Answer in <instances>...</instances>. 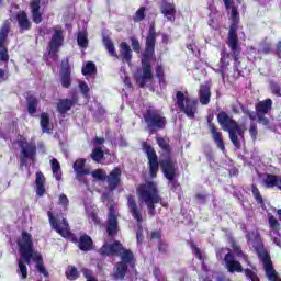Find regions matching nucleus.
Listing matches in <instances>:
<instances>
[{"label": "nucleus", "instance_id": "1", "mask_svg": "<svg viewBox=\"0 0 281 281\" xmlns=\"http://www.w3.org/2000/svg\"><path fill=\"white\" fill-rule=\"evenodd\" d=\"M143 150L147 157V166L150 179H157L160 166L165 179H167V181L171 184V190L181 188V184H179L177 181V170H179L177 160L173 158L159 160V156H157L155 147L147 142L143 143Z\"/></svg>", "mask_w": 281, "mask_h": 281}, {"label": "nucleus", "instance_id": "2", "mask_svg": "<svg viewBox=\"0 0 281 281\" xmlns=\"http://www.w3.org/2000/svg\"><path fill=\"white\" fill-rule=\"evenodd\" d=\"M157 45V30L155 24L149 26L147 36L145 38V49L143 52V57L140 59L142 64V76L136 79V83L139 89L146 87V82L153 80V64L151 60H155V46Z\"/></svg>", "mask_w": 281, "mask_h": 281}, {"label": "nucleus", "instance_id": "3", "mask_svg": "<svg viewBox=\"0 0 281 281\" xmlns=\"http://www.w3.org/2000/svg\"><path fill=\"white\" fill-rule=\"evenodd\" d=\"M225 10H231L232 23L229 25L228 36L226 44L232 52V58L234 60V71H239L240 65V52L243 48L238 43V23H240V13H238V7L234 5V0H223Z\"/></svg>", "mask_w": 281, "mask_h": 281}, {"label": "nucleus", "instance_id": "4", "mask_svg": "<svg viewBox=\"0 0 281 281\" xmlns=\"http://www.w3.org/2000/svg\"><path fill=\"white\" fill-rule=\"evenodd\" d=\"M136 194L139 203H144L146 205L149 216H155V214H157V209L155 206L157 203H160L162 207H168V203L164 204V198L159 195V187L155 181H146L138 184L136 188Z\"/></svg>", "mask_w": 281, "mask_h": 281}, {"label": "nucleus", "instance_id": "5", "mask_svg": "<svg viewBox=\"0 0 281 281\" xmlns=\"http://www.w3.org/2000/svg\"><path fill=\"white\" fill-rule=\"evenodd\" d=\"M217 122L224 131H227L228 137L232 144L235 146V148L240 149L241 145H240V140L238 139V135L239 137H243V135H245V130H243V127H240L238 122H236V120H234L225 111H221L217 114Z\"/></svg>", "mask_w": 281, "mask_h": 281}, {"label": "nucleus", "instance_id": "6", "mask_svg": "<svg viewBox=\"0 0 281 281\" xmlns=\"http://www.w3.org/2000/svg\"><path fill=\"white\" fill-rule=\"evenodd\" d=\"M143 120L146 124V131L149 135H155L159 131H164L168 126V119L164 116L161 111L155 108H148L143 114Z\"/></svg>", "mask_w": 281, "mask_h": 281}, {"label": "nucleus", "instance_id": "7", "mask_svg": "<svg viewBox=\"0 0 281 281\" xmlns=\"http://www.w3.org/2000/svg\"><path fill=\"white\" fill-rule=\"evenodd\" d=\"M179 111L184 113L189 120H194L199 111V101L190 97H186L183 91H177L176 98L173 99Z\"/></svg>", "mask_w": 281, "mask_h": 281}, {"label": "nucleus", "instance_id": "8", "mask_svg": "<svg viewBox=\"0 0 281 281\" xmlns=\"http://www.w3.org/2000/svg\"><path fill=\"white\" fill-rule=\"evenodd\" d=\"M127 200V209L131 214V216L136 221L137 223V229H136V239L137 243H143L144 240V226H142V223H144V217H142V206L137 205V200L135 199V195L128 194L126 196Z\"/></svg>", "mask_w": 281, "mask_h": 281}, {"label": "nucleus", "instance_id": "9", "mask_svg": "<svg viewBox=\"0 0 281 281\" xmlns=\"http://www.w3.org/2000/svg\"><path fill=\"white\" fill-rule=\"evenodd\" d=\"M47 216L49 218V224L52 229L57 232L59 236H61L63 238H67V240H70V243H74L75 245H78V243H80V239H78L76 234L69 231V223L67 222L66 218H63L61 223H58V220L54 217V214L52 213V211L47 212Z\"/></svg>", "mask_w": 281, "mask_h": 281}, {"label": "nucleus", "instance_id": "10", "mask_svg": "<svg viewBox=\"0 0 281 281\" xmlns=\"http://www.w3.org/2000/svg\"><path fill=\"white\" fill-rule=\"evenodd\" d=\"M53 32L54 34L48 43L47 52L53 60H58V52H60V47L65 45V32L61 26L54 27Z\"/></svg>", "mask_w": 281, "mask_h": 281}, {"label": "nucleus", "instance_id": "11", "mask_svg": "<svg viewBox=\"0 0 281 281\" xmlns=\"http://www.w3.org/2000/svg\"><path fill=\"white\" fill-rule=\"evenodd\" d=\"M247 240L252 241V247L260 259V261H265L271 258V255L265 249V244L262 243V237H260V233L251 231L246 235Z\"/></svg>", "mask_w": 281, "mask_h": 281}, {"label": "nucleus", "instance_id": "12", "mask_svg": "<svg viewBox=\"0 0 281 281\" xmlns=\"http://www.w3.org/2000/svg\"><path fill=\"white\" fill-rule=\"evenodd\" d=\"M273 109V100L266 99L263 101H259L255 104V111L257 112V120L259 124H262V126H269L271 124V121L269 117L265 116L267 113H269Z\"/></svg>", "mask_w": 281, "mask_h": 281}, {"label": "nucleus", "instance_id": "13", "mask_svg": "<svg viewBox=\"0 0 281 281\" xmlns=\"http://www.w3.org/2000/svg\"><path fill=\"white\" fill-rule=\"evenodd\" d=\"M19 146L21 148V158H20V165L25 166L27 164V159L30 161H34L36 159V144L35 143H29L27 139L22 138L19 140Z\"/></svg>", "mask_w": 281, "mask_h": 281}, {"label": "nucleus", "instance_id": "14", "mask_svg": "<svg viewBox=\"0 0 281 281\" xmlns=\"http://www.w3.org/2000/svg\"><path fill=\"white\" fill-rule=\"evenodd\" d=\"M10 34V21H4L0 27V60L2 63H8L10 60V55L8 54V47L5 46V41H8V35Z\"/></svg>", "mask_w": 281, "mask_h": 281}, {"label": "nucleus", "instance_id": "15", "mask_svg": "<svg viewBox=\"0 0 281 281\" xmlns=\"http://www.w3.org/2000/svg\"><path fill=\"white\" fill-rule=\"evenodd\" d=\"M60 82L64 89H69L71 87V64H69V58L61 60V68L59 70Z\"/></svg>", "mask_w": 281, "mask_h": 281}, {"label": "nucleus", "instance_id": "16", "mask_svg": "<svg viewBox=\"0 0 281 281\" xmlns=\"http://www.w3.org/2000/svg\"><path fill=\"white\" fill-rule=\"evenodd\" d=\"M214 120L213 115L207 116V126L209 131L212 135L213 140L215 142L217 148L222 150V153H225V140H223V133L218 132V128H216V125L212 122Z\"/></svg>", "mask_w": 281, "mask_h": 281}, {"label": "nucleus", "instance_id": "17", "mask_svg": "<svg viewBox=\"0 0 281 281\" xmlns=\"http://www.w3.org/2000/svg\"><path fill=\"white\" fill-rule=\"evenodd\" d=\"M105 181L110 192L117 190L120 183H122V169L120 167H114L109 175H106Z\"/></svg>", "mask_w": 281, "mask_h": 281}, {"label": "nucleus", "instance_id": "18", "mask_svg": "<svg viewBox=\"0 0 281 281\" xmlns=\"http://www.w3.org/2000/svg\"><path fill=\"white\" fill-rule=\"evenodd\" d=\"M124 245L120 243V240H115L112 244H104L100 250V256L104 257H113V256H120Z\"/></svg>", "mask_w": 281, "mask_h": 281}, {"label": "nucleus", "instance_id": "19", "mask_svg": "<svg viewBox=\"0 0 281 281\" xmlns=\"http://www.w3.org/2000/svg\"><path fill=\"white\" fill-rule=\"evenodd\" d=\"M224 262L229 273H243L245 271L240 261L236 260V257L232 252H227L224 256Z\"/></svg>", "mask_w": 281, "mask_h": 281}, {"label": "nucleus", "instance_id": "20", "mask_svg": "<svg viewBox=\"0 0 281 281\" xmlns=\"http://www.w3.org/2000/svg\"><path fill=\"white\" fill-rule=\"evenodd\" d=\"M119 229V221H117V214H115V207L110 206L109 214H108V236L113 238V236H116Z\"/></svg>", "mask_w": 281, "mask_h": 281}, {"label": "nucleus", "instance_id": "21", "mask_svg": "<svg viewBox=\"0 0 281 281\" xmlns=\"http://www.w3.org/2000/svg\"><path fill=\"white\" fill-rule=\"evenodd\" d=\"M18 247L20 252L22 251H34V240L32 234L26 231H22L21 237L18 239Z\"/></svg>", "mask_w": 281, "mask_h": 281}, {"label": "nucleus", "instance_id": "22", "mask_svg": "<svg viewBox=\"0 0 281 281\" xmlns=\"http://www.w3.org/2000/svg\"><path fill=\"white\" fill-rule=\"evenodd\" d=\"M160 12L166 16L167 21L175 22L177 15V5L175 2H168V0L160 1Z\"/></svg>", "mask_w": 281, "mask_h": 281}, {"label": "nucleus", "instance_id": "23", "mask_svg": "<svg viewBox=\"0 0 281 281\" xmlns=\"http://www.w3.org/2000/svg\"><path fill=\"white\" fill-rule=\"evenodd\" d=\"M86 165H87V159H85V158H78L74 162L72 168L76 173L77 181L82 182V177L85 175H91V171L85 167Z\"/></svg>", "mask_w": 281, "mask_h": 281}, {"label": "nucleus", "instance_id": "24", "mask_svg": "<svg viewBox=\"0 0 281 281\" xmlns=\"http://www.w3.org/2000/svg\"><path fill=\"white\" fill-rule=\"evenodd\" d=\"M15 21H18V27L21 34H23V32H30V30H32V22L27 16V12L25 11L18 12L15 15Z\"/></svg>", "mask_w": 281, "mask_h": 281}, {"label": "nucleus", "instance_id": "25", "mask_svg": "<svg viewBox=\"0 0 281 281\" xmlns=\"http://www.w3.org/2000/svg\"><path fill=\"white\" fill-rule=\"evenodd\" d=\"M199 100L200 103L204 106H207V104H210V100H212V83L205 82L200 85Z\"/></svg>", "mask_w": 281, "mask_h": 281}, {"label": "nucleus", "instance_id": "26", "mask_svg": "<svg viewBox=\"0 0 281 281\" xmlns=\"http://www.w3.org/2000/svg\"><path fill=\"white\" fill-rule=\"evenodd\" d=\"M30 10L33 23L40 25L43 23V12L41 11V0H31Z\"/></svg>", "mask_w": 281, "mask_h": 281}, {"label": "nucleus", "instance_id": "27", "mask_svg": "<svg viewBox=\"0 0 281 281\" xmlns=\"http://www.w3.org/2000/svg\"><path fill=\"white\" fill-rule=\"evenodd\" d=\"M45 183H47V178L42 171H36L35 173V190L36 196L43 198L47 193V189L45 188Z\"/></svg>", "mask_w": 281, "mask_h": 281}, {"label": "nucleus", "instance_id": "28", "mask_svg": "<svg viewBox=\"0 0 281 281\" xmlns=\"http://www.w3.org/2000/svg\"><path fill=\"white\" fill-rule=\"evenodd\" d=\"M78 103V95H72L71 99H59L57 103V111L60 115H65L71 108Z\"/></svg>", "mask_w": 281, "mask_h": 281}, {"label": "nucleus", "instance_id": "29", "mask_svg": "<svg viewBox=\"0 0 281 281\" xmlns=\"http://www.w3.org/2000/svg\"><path fill=\"white\" fill-rule=\"evenodd\" d=\"M116 58H119V60H122V63L131 65V60H133V49H131L128 43L121 42L119 55Z\"/></svg>", "mask_w": 281, "mask_h": 281}, {"label": "nucleus", "instance_id": "30", "mask_svg": "<svg viewBox=\"0 0 281 281\" xmlns=\"http://www.w3.org/2000/svg\"><path fill=\"white\" fill-rule=\"evenodd\" d=\"M232 58L229 57V53H227V48H223L221 50V58H220V67L217 69V74L225 78V74L227 69H229V63Z\"/></svg>", "mask_w": 281, "mask_h": 281}, {"label": "nucleus", "instance_id": "31", "mask_svg": "<svg viewBox=\"0 0 281 281\" xmlns=\"http://www.w3.org/2000/svg\"><path fill=\"white\" fill-rule=\"evenodd\" d=\"M128 273V266L124 262H116L113 267L112 279L113 280H125Z\"/></svg>", "mask_w": 281, "mask_h": 281}, {"label": "nucleus", "instance_id": "32", "mask_svg": "<svg viewBox=\"0 0 281 281\" xmlns=\"http://www.w3.org/2000/svg\"><path fill=\"white\" fill-rule=\"evenodd\" d=\"M266 276L269 281H278L280 277L278 276V272L273 268V261H271V257L262 261Z\"/></svg>", "mask_w": 281, "mask_h": 281}, {"label": "nucleus", "instance_id": "33", "mask_svg": "<svg viewBox=\"0 0 281 281\" xmlns=\"http://www.w3.org/2000/svg\"><path fill=\"white\" fill-rule=\"evenodd\" d=\"M119 256L121 258L120 262L127 265V267H135L136 259L135 255L131 249H126L123 246V249L121 250V252H119Z\"/></svg>", "mask_w": 281, "mask_h": 281}, {"label": "nucleus", "instance_id": "34", "mask_svg": "<svg viewBox=\"0 0 281 281\" xmlns=\"http://www.w3.org/2000/svg\"><path fill=\"white\" fill-rule=\"evenodd\" d=\"M77 247L80 249V251H91L93 249V239L91 236L83 234L80 236Z\"/></svg>", "mask_w": 281, "mask_h": 281}, {"label": "nucleus", "instance_id": "35", "mask_svg": "<svg viewBox=\"0 0 281 281\" xmlns=\"http://www.w3.org/2000/svg\"><path fill=\"white\" fill-rule=\"evenodd\" d=\"M280 181V176L273 175V173H267L266 178L263 179V186L265 188H268V190H271L273 188L278 189Z\"/></svg>", "mask_w": 281, "mask_h": 281}, {"label": "nucleus", "instance_id": "36", "mask_svg": "<svg viewBox=\"0 0 281 281\" xmlns=\"http://www.w3.org/2000/svg\"><path fill=\"white\" fill-rule=\"evenodd\" d=\"M156 142H157L159 148H161L162 153H165V155L167 157L165 159H172V157H171L172 148L170 147V143H168V140H166V138H164V137L156 138Z\"/></svg>", "mask_w": 281, "mask_h": 281}, {"label": "nucleus", "instance_id": "37", "mask_svg": "<svg viewBox=\"0 0 281 281\" xmlns=\"http://www.w3.org/2000/svg\"><path fill=\"white\" fill-rule=\"evenodd\" d=\"M26 109L30 115H34L38 109V99L32 94L26 97Z\"/></svg>", "mask_w": 281, "mask_h": 281}, {"label": "nucleus", "instance_id": "38", "mask_svg": "<svg viewBox=\"0 0 281 281\" xmlns=\"http://www.w3.org/2000/svg\"><path fill=\"white\" fill-rule=\"evenodd\" d=\"M50 168L56 181H61L63 170L60 169V162L58 161V159L56 158L50 159Z\"/></svg>", "mask_w": 281, "mask_h": 281}, {"label": "nucleus", "instance_id": "39", "mask_svg": "<svg viewBox=\"0 0 281 281\" xmlns=\"http://www.w3.org/2000/svg\"><path fill=\"white\" fill-rule=\"evenodd\" d=\"M33 261L36 263V269L40 273L44 274V278H49V272L47 269H45V266L43 263V255L41 254H35L33 257Z\"/></svg>", "mask_w": 281, "mask_h": 281}, {"label": "nucleus", "instance_id": "40", "mask_svg": "<svg viewBox=\"0 0 281 281\" xmlns=\"http://www.w3.org/2000/svg\"><path fill=\"white\" fill-rule=\"evenodd\" d=\"M40 125L43 133H52V127L49 124V114L47 112H43L40 116Z\"/></svg>", "mask_w": 281, "mask_h": 281}, {"label": "nucleus", "instance_id": "41", "mask_svg": "<svg viewBox=\"0 0 281 281\" xmlns=\"http://www.w3.org/2000/svg\"><path fill=\"white\" fill-rule=\"evenodd\" d=\"M156 71V78L158 79L159 85H162V87L168 86V81L166 80V70L164 69L162 65H157L155 68Z\"/></svg>", "mask_w": 281, "mask_h": 281}, {"label": "nucleus", "instance_id": "42", "mask_svg": "<svg viewBox=\"0 0 281 281\" xmlns=\"http://www.w3.org/2000/svg\"><path fill=\"white\" fill-rule=\"evenodd\" d=\"M251 193L255 199V201L260 205L261 207H265V199L262 198V194L260 193V189H258V186L256 183L251 184Z\"/></svg>", "mask_w": 281, "mask_h": 281}, {"label": "nucleus", "instance_id": "43", "mask_svg": "<svg viewBox=\"0 0 281 281\" xmlns=\"http://www.w3.org/2000/svg\"><path fill=\"white\" fill-rule=\"evenodd\" d=\"M81 74L83 76H93V74H98V68L93 61H88L81 69Z\"/></svg>", "mask_w": 281, "mask_h": 281}, {"label": "nucleus", "instance_id": "44", "mask_svg": "<svg viewBox=\"0 0 281 281\" xmlns=\"http://www.w3.org/2000/svg\"><path fill=\"white\" fill-rule=\"evenodd\" d=\"M90 157L92 161L100 164V161L104 159V150H102V147H94L90 154Z\"/></svg>", "mask_w": 281, "mask_h": 281}, {"label": "nucleus", "instance_id": "45", "mask_svg": "<svg viewBox=\"0 0 281 281\" xmlns=\"http://www.w3.org/2000/svg\"><path fill=\"white\" fill-rule=\"evenodd\" d=\"M65 276L67 280L74 281L80 278V272H78V268H76L75 266H68Z\"/></svg>", "mask_w": 281, "mask_h": 281}, {"label": "nucleus", "instance_id": "46", "mask_svg": "<svg viewBox=\"0 0 281 281\" xmlns=\"http://www.w3.org/2000/svg\"><path fill=\"white\" fill-rule=\"evenodd\" d=\"M16 273L20 276L21 280H27V266L22 259H18Z\"/></svg>", "mask_w": 281, "mask_h": 281}, {"label": "nucleus", "instance_id": "47", "mask_svg": "<svg viewBox=\"0 0 281 281\" xmlns=\"http://www.w3.org/2000/svg\"><path fill=\"white\" fill-rule=\"evenodd\" d=\"M77 43L79 47L87 49L89 47V38H87V33L79 31L77 35Z\"/></svg>", "mask_w": 281, "mask_h": 281}, {"label": "nucleus", "instance_id": "48", "mask_svg": "<svg viewBox=\"0 0 281 281\" xmlns=\"http://www.w3.org/2000/svg\"><path fill=\"white\" fill-rule=\"evenodd\" d=\"M104 46L108 53L113 57L117 58V50L115 49V44L110 38L104 40Z\"/></svg>", "mask_w": 281, "mask_h": 281}, {"label": "nucleus", "instance_id": "49", "mask_svg": "<svg viewBox=\"0 0 281 281\" xmlns=\"http://www.w3.org/2000/svg\"><path fill=\"white\" fill-rule=\"evenodd\" d=\"M134 23H142L146 19V7H140L133 15Z\"/></svg>", "mask_w": 281, "mask_h": 281}, {"label": "nucleus", "instance_id": "50", "mask_svg": "<svg viewBox=\"0 0 281 281\" xmlns=\"http://www.w3.org/2000/svg\"><path fill=\"white\" fill-rule=\"evenodd\" d=\"M232 249H233V254L237 258H241V260H245V262H247V260H248L247 255L244 254L243 248H240V246H238L236 243H233L232 244Z\"/></svg>", "mask_w": 281, "mask_h": 281}, {"label": "nucleus", "instance_id": "51", "mask_svg": "<svg viewBox=\"0 0 281 281\" xmlns=\"http://www.w3.org/2000/svg\"><path fill=\"white\" fill-rule=\"evenodd\" d=\"M91 177L93 179H97L98 181H106V171L104 169H95L92 172H90Z\"/></svg>", "mask_w": 281, "mask_h": 281}, {"label": "nucleus", "instance_id": "52", "mask_svg": "<svg viewBox=\"0 0 281 281\" xmlns=\"http://www.w3.org/2000/svg\"><path fill=\"white\" fill-rule=\"evenodd\" d=\"M21 254V257L23 258L24 262L26 265H31L32 259L34 260V255L38 252H34V250H24Z\"/></svg>", "mask_w": 281, "mask_h": 281}, {"label": "nucleus", "instance_id": "53", "mask_svg": "<svg viewBox=\"0 0 281 281\" xmlns=\"http://www.w3.org/2000/svg\"><path fill=\"white\" fill-rule=\"evenodd\" d=\"M190 247H191L192 254H194L195 258L198 260H203V252L201 251V248H199V246H196V243L190 241Z\"/></svg>", "mask_w": 281, "mask_h": 281}, {"label": "nucleus", "instance_id": "54", "mask_svg": "<svg viewBox=\"0 0 281 281\" xmlns=\"http://www.w3.org/2000/svg\"><path fill=\"white\" fill-rule=\"evenodd\" d=\"M131 41V45H132V49L133 52H135L136 54H139L142 52V44H139V40H137V37H130Z\"/></svg>", "mask_w": 281, "mask_h": 281}, {"label": "nucleus", "instance_id": "55", "mask_svg": "<svg viewBox=\"0 0 281 281\" xmlns=\"http://www.w3.org/2000/svg\"><path fill=\"white\" fill-rule=\"evenodd\" d=\"M244 273L246 276V278L248 280H251V281H260V278L258 277V274H256V272H254V270L249 269V268H246L244 270Z\"/></svg>", "mask_w": 281, "mask_h": 281}, {"label": "nucleus", "instance_id": "56", "mask_svg": "<svg viewBox=\"0 0 281 281\" xmlns=\"http://www.w3.org/2000/svg\"><path fill=\"white\" fill-rule=\"evenodd\" d=\"M261 52H262V54H266V55L271 54V52H273V45L271 44V42L265 41L261 44Z\"/></svg>", "mask_w": 281, "mask_h": 281}, {"label": "nucleus", "instance_id": "57", "mask_svg": "<svg viewBox=\"0 0 281 281\" xmlns=\"http://www.w3.org/2000/svg\"><path fill=\"white\" fill-rule=\"evenodd\" d=\"M268 223H269L271 229H274V231L280 229V222H278V218H276V216L269 215Z\"/></svg>", "mask_w": 281, "mask_h": 281}, {"label": "nucleus", "instance_id": "58", "mask_svg": "<svg viewBox=\"0 0 281 281\" xmlns=\"http://www.w3.org/2000/svg\"><path fill=\"white\" fill-rule=\"evenodd\" d=\"M270 89L273 95H277V98H281V88L280 85L277 82H270Z\"/></svg>", "mask_w": 281, "mask_h": 281}, {"label": "nucleus", "instance_id": "59", "mask_svg": "<svg viewBox=\"0 0 281 281\" xmlns=\"http://www.w3.org/2000/svg\"><path fill=\"white\" fill-rule=\"evenodd\" d=\"M79 89L83 95V98H89V85L85 81H79Z\"/></svg>", "mask_w": 281, "mask_h": 281}, {"label": "nucleus", "instance_id": "60", "mask_svg": "<svg viewBox=\"0 0 281 281\" xmlns=\"http://www.w3.org/2000/svg\"><path fill=\"white\" fill-rule=\"evenodd\" d=\"M59 205H61L64 210H67V207H69V198H67L65 193H61L59 195Z\"/></svg>", "mask_w": 281, "mask_h": 281}, {"label": "nucleus", "instance_id": "61", "mask_svg": "<svg viewBox=\"0 0 281 281\" xmlns=\"http://www.w3.org/2000/svg\"><path fill=\"white\" fill-rule=\"evenodd\" d=\"M158 251H160V254H168V244L164 243V240H159Z\"/></svg>", "mask_w": 281, "mask_h": 281}, {"label": "nucleus", "instance_id": "62", "mask_svg": "<svg viewBox=\"0 0 281 281\" xmlns=\"http://www.w3.org/2000/svg\"><path fill=\"white\" fill-rule=\"evenodd\" d=\"M249 134L252 137V139H256V137H258V127H256V125L251 124L249 127Z\"/></svg>", "mask_w": 281, "mask_h": 281}, {"label": "nucleus", "instance_id": "63", "mask_svg": "<svg viewBox=\"0 0 281 281\" xmlns=\"http://www.w3.org/2000/svg\"><path fill=\"white\" fill-rule=\"evenodd\" d=\"M244 113H245V115H247L249 117V120H252V121H255L256 117H258L257 112L251 111V110H244Z\"/></svg>", "mask_w": 281, "mask_h": 281}, {"label": "nucleus", "instance_id": "64", "mask_svg": "<svg viewBox=\"0 0 281 281\" xmlns=\"http://www.w3.org/2000/svg\"><path fill=\"white\" fill-rule=\"evenodd\" d=\"M274 54L277 58H281V41L277 42L274 47Z\"/></svg>", "mask_w": 281, "mask_h": 281}]
</instances>
